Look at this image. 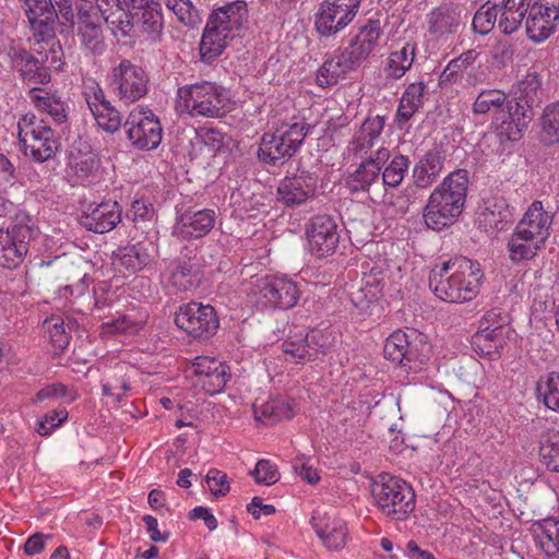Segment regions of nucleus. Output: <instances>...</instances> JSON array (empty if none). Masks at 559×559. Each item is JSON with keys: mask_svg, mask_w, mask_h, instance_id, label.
<instances>
[{"mask_svg": "<svg viewBox=\"0 0 559 559\" xmlns=\"http://www.w3.org/2000/svg\"><path fill=\"white\" fill-rule=\"evenodd\" d=\"M506 335L502 331L481 328L472 337L473 349L480 356L496 360L501 356L506 345Z\"/></svg>", "mask_w": 559, "mask_h": 559, "instance_id": "obj_31", "label": "nucleus"}, {"mask_svg": "<svg viewBox=\"0 0 559 559\" xmlns=\"http://www.w3.org/2000/svg\"><path fill=\"white\" fill-rule=\"evenodd\" d=\"M380 34L379 20H369L336 58L324 61L317 75L318 85L336 84L340 76L357 69L374 49Z\"/></svg>", "mask_w": 559, "mask_h": 559, "instance_id": "obj_3", "label": "nucleus"}, {"mask_svg": "<svg viewBox=\"0 0 559 559\" xmlns=\"http://www.w3.org/2000/svg\"><path fill=\"white\" fill-rule=\"evenodd\" d=\"M205 481L209 484L212 495L216 498L224 497L229 492L227 475L216 468L209 471Z\"/></svg>", "mask_w": 559, "mask_h": 559, "instance_id": "obj_56", "label": "nucleus"}, {"mask_svg": "<svg viewBox=\"0 0 559 559\" xmlns=\"http://www.w3.org/2000/svg\"><path fill=\"white\" fill-rule=\"evenodd\" d=\"M477 56L476 50L471 49L451 60L440 75V83L457 82L462 73L475 62Z\"/></svg>", "mask_w": 559, "mask_h": 559, "instance_id": "obj_47", "label": "nucleus"}, {"mask_svg": "<svg viewBox=\"0 0 559 559\" xmlns=\"http://www.w3.org/2000/svg\"><path fill=\"white\" fill-rule=\"evenodd\" d=\"M68 417V412L66 408H60L52 411L44 416V418L38 421L36 431L40 436H48L51 431L59 427L61 423H63Z\"/></svg>", "mask_w": 559, "mask_h": 559, "instance_id": "obj_57", "label": "nucleus"}, {"mask_svg": "<svg viewBox=\"0 0 559 559\" xmlns=\"http://www.w3.org/2000/svg\"><path fill=\"white\" fill-rule=\"evenodd\" d=\"M540 141L545 145L559 143V102L548 105L544 110Z\"/></svg>", "mask_w": 559, "mask_h": 559, "instance_id": "obj_44", "label": "nucleus"}, {"mask_svg": "<svg viewBox=\"0 0 559 559\" xmlns=\"http://www.w3.org/2000/svg\"><path fill=\"white\" fill-rule=\"evenodd\" d=\"M409 159L405 155H395L382 171V182L390 188H397L408 169Z\"/></svg>", "mask_w": 559, "mask_h": 559, "instance_id": "obj_48", "label": "nucleus"}, {"mask_svg": "<svg viewBox=\"0 0 559 559\" xmlns=\"http://www.w3.org/2000/svg\"><path fill=\"white\" fill-rule=\"evenodd\" d=\"M497 16L498 11L487 1L474 14L472 27L476 33L487 35L493 28Z\"/></svg>", "mask_w": 559, "mask_h": 559, "instance_id": "obj_49", "label": "nucleus"}, {"mask_svg": "<svg viewBox=\"0 0 559 559\" xmlns=\"http://www.w3.org/2000/svg\"><path fill=\"white\" fill-rule=\"evenodd\" d=\"M536 394L548 409L559 413V372L542 377L536 383Z\"/></svg>", "mask_w": 559, "mask_h": 559, "instance_id": "obj_40", "label": "nucleus"}, {"mask_svg": "<svg viewBox=\"0 0 559 559\" xmlns=\"http://www.w3.org/2000/svg\"><path fill=\"white\" fill-rule=\"evenodd\" d=\"M444 158V153L440 150L428 151L413 169L414 185L419 189L430 187L439 177Z\"/></svg>", "mask_w": 559, "mask_h": 559, "instance_id": "obj_30", "label": "nucleus"}, {"mask_svg": "<svg viewBox=\"0 0 559 559\" xmlns=\"http://www.w3.org/2000/svg\"><path fill=\"white\" fill-rule=\"evenodd\" d=\"M514 209L502 195L484 199V206L478 216V226L486 233L507 230L514 222Z\"/></svg>", "mask_w": 559, "mask_h": 559, "instance_id": "obj_24", "label": "nucleus"}, {"mask_svg": "<svg viewBox=\"0 0 559 559\" xmlns=\"http://www.w3.org/2000/svg\"><path fill=\"white\" fill-rule=\"evenodd\" d=\"M7 55L10 59L11 67L16 71L23 81L35 84H47L51 76L46 68H40L41 59H36L33 51L27 50L22 45L12 43L8 47Z\"/></svg>", "mask_w": 559, "mask_h": 559, "instance_id": "obj_22", "label": "nucleus"}, {"mask_svg": "<svg viewBox=\"0 0 559 559\" xmlns=\"http://www.w3.org/2000/svg\"><path fill=\"white\" fill-rule=\"evenodd\" d=\"M103 328L108 333H133L138 330L136 324L128 317V316H120L116 320H111L109 322H106L103 324Z\"/></svg>", "mask_w": 559, "mask_h": 559, "instance_id": "obj_62", "label": "nucleus"}, {"mask_svg": "<svg viewBox=\"0 0 559 559\" xmlns=\"http://www.w3.org/2000/svg\"><path fill=\"white\" fill-rule=\"evenodd\" d=\"M481 277L477 262L460 257L430 271L429 288L444 301H469L477 296Z\"/></svg>", "mask_w": 559, "mask_h": 559, "instance_id": "obj_1", "label": "nucleus"}, {"mask_svg": "<svg viewBox=\"0 0 559 559\" xmlns=\"http://www.w3.org/2000/svg\"><path fill=\"white\" fill-rule=\"evenodd\" d=\"M215 221L216 212L212 209L188 210L177 218L174 235L183 240L202 238L213 229Z\"/></svg>", "mask_w": 559, "mask_h": 559, "instance_id": "obj_23", "label": "nucleus"}, {"mask_svg": "<svg viewBox=\"0 0 559 559\" xmlns=\"http://www.w3.org/2000/svg\"><path fill=\"white\" fill-rule=\"evenodd\" d=\"M23 10L34 32L47 37L55 35L59 15L51 0H23Z\"/></svg>", "mask_w": 559, "mask_h": 559, "instance_id": "obj_27", "label": "nucleus"}, {"mask_svg": "<svg viewBox=\"0 0 559 559\" xmlns=\"http://www.w3.org/2000/svg\"><path fill=\"white\" fill-rule=\"evenodd\" d=\"M371 496L379 510L394 521H404L415 509V492L404 480L379 475L371 484Z\"/></svg>", "mask_w": 559, "mask_h": 559, "instance_id": "obj_7", "label": "nucleus"}, {"mask_svg": "<svg viewBox=\"0 0 559 559\" xmlns=\"http://www.w3.org/2000/svg\"><path fill=\"white\" fill-rule=\"evenodd\" d=\"M148 78L145 71L123 59L111 70L110 84L121 102L126 105L132 104L147 93Z\"/></svg>", "mask_w": 559, "mask_h": 559, "instance_id": "obj_17", "label": "nucleus"}, {"mask_svg": "<svg viewBox=\"0 0 559 559\" xmlns=\"http://www.w3.org/2000/svg\"><path fill=\"white\" fill-rule=\"evenodd\" d=\"M150 261L151 255L141 242L114 251V263L124 266L131 273L142 270Z\"/></svg>", "mask_w": 559, "mask_h": 559, "instance_id": "obj_33", "label": "nucleus"}, {"mask_svg": "<svg viewBox=\"0 0 559 559\" xmlns=\"http://www.w3.org/2000/svg\"><path fill=\"white\" fill-rule=\"evenodd\" d=\"M514 51V45L511 41L500 39L493 46L491 56L499 66L506 67L513 60Z\"/></svg>", "mask_w": 559, "mask_h": 559, "instance_id": "obj_61", "label": "nucleus"}, {"mask_svg": "<svg viewBox=\"0 0 559 559\" xmlns=\"http://www.w3.org/2000/svg\"><path fill=\"white\" fill-rule=\"evenodd\" d=\"M203 275L202 259L197 253L181 254L173 262L169 282L180 292H191L201 285Z\"/></svg>", "mask_w": 559, "mask_h": 559, "instance_id": "obj_25", "label": "nucleus"}, {"mask_svg": "<svg viewBox=\"0 0 559 559\" xmlns=\"http://www.w3.org/2000/svg\"><path fill=\"white\" fill-rule=\"evenodd\" d=\"M121 221V210L116 201H105L88 205L80 218V224L90 231L104 234L112 230Z\"/></svg>", "mask_w": 559, "mask_h": 559, "instance_id": "obj_26", "label": "nucleus"}, {"mask_svg": "<svg viewBox=\"0 0 559 559\" xmlns=\"http://www.w3.org/2000/svg\"><path fill=\"white\" fill-rule=\"evenodd\" d=\"M251 475L258 484L266 486L275 484L280 478L276 466L271 464L267 460H260L255 468L251 472Z\"/></svg>", "mask_w": 559, "mask_h": 559, "instance_id": "obj_55", "label": "nucleus"}, {"mask_svg": "<svg viewBox=\"0 0 559 559\" xmlns=\"http://www.w3.org/2000/svg\"><path fill=\"white\" fill-rule=\"evenodd\" d=\"M542 246L536 240H531L514 231L508 242L510 259L513 262L533 259Z\"/></svg>", "mask_w": 559, "mask_h": 559, "instance_id": "obj_42", "label": "nucleus"}, {"mask_svg": "<svg viewBox=\"0 0 559 559\" xmlns=\"http://www.w3.org/2000/svg\"><path fill=\"white\" fill-rule=\"evenodd\" d=\"M154 213L152 205L146 204L142 200H135L130 210L127 212V217L132 218L133 222H144L150 219Z\"/></svg>", "mask_w": 559, "mask_h": 559, "instance_id": "obj_63", "label": "nucleus"}, {"mask_svg": "<svg viewBox=\"0 0 559 559\" xmlns=\"http://www.w3.org/2000/svg\"><path fill=\"white\" fill-rule=\"evenodd\" d=\"M312 128L306 121H299L264 133L259 143L258 159L272 166L284 164L299 151Z\"/></svg>", "mask_w": 559, "mask_h": 559, "instance_id": "obj_6", "label": "nucleus"}, {"mask_svg": "<svg viewBox=\"0 0 559 559\" xmlns=\"http://www.w3.org/2000/svg\"><path fill=\"white\" fill-rule=\"evenodd\" d=\"M254 414L258 420L264 417L275 423L282 419H290L294 416V411L284 401H272L263 404L260 411L254 409Z\"/></svg>", "mask_w": 559, "mask_h": 559, "instance_id": "obj_50", "label": "nucleus"}, {"mask_svg": "<svg viewBox=\"0 0 559 559\" xmlns=\"http://www.w3.org/2000/svg\"><path fill=\"white\" fill-rule=\"evenodd\" d=\"M37 233L38 229L27 213H16L5 229L0 228V266L16 269L24 261L29 242Z\"/></svg>", "mask_w": 559, "mask_h": 559, "instance_id": "obj_9", "label": "nucleus"}, {"mask_svg": "<svg viewBox=\"0 0 559 559\" xmlns=\"http://www.w3.org/2000/svg\"><path fill=\"white\" fill-rule=\"evenodd\" d=\"M559 22V9L554 2L534 1L526 19L527 37L536 43H543L550 37Z\"/></svg>", "mask_w": 559, "mask_h": 559, "instance_id": "obj_20", "label": "nucleus"}, {"mask_svg": "<svg viewBox=\"0 0 559 559\" xmlns=\"http://www.w3.org/2000/svg\"><path fill=\"white\" fill-rule=\"evenodd\" d=\"M175 323L189 336L198 340H209L219 326L214 307L195 301L179 307L175 313Z\"/></svg>", "mask_w": 559, "mask_h": 559, "instance_id": "obj_12", "label": "nucleus"}, {"mask_svg": "<svg viewBox=\"0 0 559 559\" xmlns=\"http://www.w3.org/2000/svg\"><path fill=\"white\" fill-rule=\"evenodd\" d=\"M38 87H33L31 94L33 102L39 110L46 111L55 122L61 124L68 120V106L57 96L45 93Z\"/></svg>", "mask_w": 559, "mask_h": 559, "instance_id": "obj_38", "label": "nucleus"}, {"mask_svg": "<svg viewBox=\"0 0 559 559\" xmlns=\"http://www.w3.org/2000/svg\"><path fill=\"white\" fill-rule=\"evenodd\" d=\"M81 41L93 53H100L104 49L102 28L96 24L82 25L80 28Z\"/></svg>", "mask_w": 559, "mask_h": 559, "instance_id": "obj_53", "label": "nucleus"}, {"mask_svg": "<svg viewBox=\"0 0 559 559\" xmlns=\"http://www.w3.org/2000/svg\"><path fill=\"white\" fill-rule=\"evenodd\" d=\"M510 322V317L507 312L499 308H493L487 311L481 320V328H489L504 333V326Z\"/></svg>", "mask_w": 559, "mask_h": 559, "instance_id": "obj_60", "label": "nucleus"}, {"mask_svg": "<svg viewBox=\"0 0 559 559\" xmlns=\"http://www.w3.org/2000/svg\"><path fill=\"white\" fill-rule=\"evenodd\" d=\"M431 345L427 335L416 329L396 330L385 340L384 358L404 368L406 372H417L429 360Z\"/></svg>", "mask_w": 559, "mask_h": 559, "instance_id": "obj_5", "label": "nucleus"}, {"mask_svg": "<svg viewBox=\"0 0 559 559\" xmlns=\"http://www.w3.org/2000/svg\"><path fill=\"white\" fill-rule=\"evenodd\" d=\"M415 58V47L406 44L402 49L391 52L385 69L389 76L394 79L402 78L412 67Z\"/></svg>", "mask_w": 559, "mask_h": 559, "instance_id": "obj_43", "label": "nucleus"}, {"mask_svg": "<svg viewBox=\"0 0 559 559\" xmlns=\"http://www.w3.org/2000/svg\"><path fill=\"white\" fill-rule=\"evenodd\" d=\"M37 47L33 48V53L36 59H41L38 67L53 68L56 70L61 68V56L63 55L59 40H56L55 35L51 37L41 36V40H37Z\"/></svg>", "mask_w": 559, "mask_h": 559, "instance_id": "obj_39", "label": "nucleus"}, {"mask_svg": "<svg viewBox=\"0 0 559 559\" xmlns=\"http://www.w3.org/2000/svg\"><path fill=\"white\" fill-rule=\"evenodd\" d=\"M178 21L186 26H195L201 22L198 10L190 0H182L173 11Z\"/></svg>", "mask_w": 559, "mask_h": 559, "instance_id": "obj_58", "label": "nucleus"}, {"mask_svg": "<svg viewBox=\"0 0 559 559\" xmlns=\"http://www.w3.org/2000/svg\"><path fill=\"white\" fill-rule=\"evenodd\" d=\"M550 224L551 216L544 211L542 202L534 201L516 225L514 231L544 245L549 235L548 229Z\"/></svg>", "mask_w": 559, "mask_h": 559, "instance_id": "obj_28", "label": "nucleus"}, {"mask_svg": "<svg viewBox=\"0 0 559 559\" xmlns=\"http://www.w3.org/2000/svg\"><path fill=\"white\" fill-rule=\"evenodd\" d=\"M372 159H365L357 169L347 177L346 185L350 192H366L372 183L377 182L381 167L376 166Z\"/></svg>", "mask_w": 559, "mask_h": 559, "instance_id": "obj_36", "label": "nucleus"}, {"mask_svg": "<svg viewBox=\"0 0 559 559\" xmlns=\"http://www.w3.org/2000/svg\"><path fill=\"white\" fill-rule=\"evenodd\" d=\"M259 293L267 305L276 309H290L300 298L297 283L286 277H264L260 281Z\"/></svg>", "mask_w": 559, "mask_h": 559, "instance_id": "obj_21", "label": "nucleus"}, {"mask_svg": "<svg viewBox=\"0 0 559 559\" xmlns=\"http://www.w3.org/2000/svg\"><path fill=\"white\" fill-rule=\"evenodd\" d=\"M380 290L374 285L367 284L350 295L353 305L361 312H366L379 299Z\"/></svg>", "mask_w": 559, "mask_h": 559, "instance_id": "obj_52", "label": "nucleus"}, {"mask_svg": "<svg viewBox=\"0 0 559 559\" xmlns=\"http://www.w3.org/2000/svg\"><path fill=\"white\" fill-rule=\"evenodd\" d=\"M247 15V3L243 0L229 2L210 14L200 43L203 61L211 63L225 50L230 33L241 27Z\"/></svg>", "mask_w": 559, "mask_h": 559, "instance_id": "obj_4", "label": "nucleus"}, {"mask_svg": "<svg viewBox=\"0 0 559 559\" xmlns=\"http://www.w3.org/2000/svg\"><path fill=\"white\" fill-rule=\"evenodd\" d=\"M460 24L457 5L443 4L428 14V29L432 34L444 35L454 33Z\"/></svg>", "mask_w": 559, "mask_h": 559, "instance_id": "obj_32", "label": "nucleus"}, {"mask_svg": "<svg viewBox=\"0 0 559 559\" xmlns=\"http://www.w3.org/2000/svg\"><path fill=\"white\" fill-rule=\"evenodd\" d=\"M332 333L328 330L312 329L306 335L289 336L282 343L285 360L292 364H305L325 355L332 346Z\"/></svg>", "mask_w": 559, "mask_h": 559, "instance_id": "obj_14", "label": "nucleus"}, {"mask_svg": "<svg viewBox=\"0 0 559 559\" xmlns=\"http://www.w3.org/2000/svg\"><path fill=\"white\" fill-rule=\"evenodd\" d=\"M542 81L536 72L527 73L510 96L515 111V135H523L542 103Z\"/></svg>", "mask_w": 559, "mask_h": 559, "instance_id": "obj_15", "label": "nucleus"}, {"mask_svg": "<svg viewBox=\"0 0 559 559\" xmlns=\"http://www.w3.org/2000/svg\"><path fill=\"white\" fill-rule=\"evenodd\" d=\"M473 112L485 115L491 112L493 123L501 138L508 141H519L523 135H515V111L510 96L499 90H483L473 103Z\"/></svg>", "mask_w": 559, "mask_h": 559, "instance_id": "obj_11", "label": "nucleus"}, {"mask_svg": "<svg viewBox=\"0 0 559 559\" xmlns=\"http://www.w3.org/2000/svg\"><path fill=\"white\" fill-rule=\"evenodd\" d=\"M177 97L178 106L191 117H222L228 102L224 87L209 81L179 87Z\"/></svg>", "mask_w": 559, "mask_h": 559, "instance_id": "obj_8", "label": "nucleus"}, {"mask_svg": "<svg viewBox=\"0 0 559 559\" xmlns=\"http://www.w3.org/2000/svg\"><path fill=\"white\" fill-rule=\"evenodd\" d=\"M306 235L309 250L318 259L332 255L340 243L338 225L330 215L313 216L307 224Z\"/></svg>", "mask_w": 559, "mask_h": 559, "instance_id": "obj_18", "label": "nucleus"}, {"mask_svg": "<svg viewBox=\"0 0 559 559\" xmlns=\"http://www.w3.org/2000/svg\"><path fill=\"white\" fill-rule=\"evenodd\" d=\"M202 142L209 150L213 153L218 152L224 145V136L223 134L214 129H205L201 130L199 133Z\"/></svg>", "mask_w": 559, "mask_h": 559, "instance_id": "obj_64", "label": "nucleus"}, {"mask_svg": "<svg viewBox=\"0 0 559 559\" xmlns=\"http://www.w3.org/2000/svg\"><path fill=\"white\" fill-rule=\"evenodd\" d=\"M384 117H368L362 122L359 133L350 142L352 150L355 154L367 152L373 146L374 140L380 136L384 128Z\"/></svg>", "mask_w": 559, "mask_h": 559, "instance_id": "obj_35", "label": "nucleus"}, {"mask_svg": "<svg viewBox=\"0 0 559 559\" xmlns=\"http://www.w3.org/2000/svg\"><path fill=\"white\" fill-rule=\"evenodd\" d=\"M525 15L526 13L503 10L498 26L503 34L511 35L520 28Z\"/></svg>", "mask_w": 559, "mask_h": 559, "instance_id": "obj_59", "label": "nucleus"}, {"mask_svg": "<svg viewBox=\"0 0 559 559\" xmlns=\"http://www.w3.org/2000/svg\"><path fill=\"white\" fill-rule=\"evenodd\" d=\"M133 20L140 23L143 32L147 33L153 39L158 38L164 25L160 2L157 1L142 10L140 15Z\"/></svg>", "mask_w": 559, "mask_h": 559, "instance_id": "obj_46", "label": "nucleus"}, {"mask_svg": "<svg viewBox=\"0 0 559 559\" xmlns=\"http://www.w3.org/2000/svg\"><path fill=\"white\" fill-rule=\"evenodd\" d=\"M361 0H325L316 13L314 28L320 37H335L355 17Z\"/></svg>", "mask_w": 559, "mask_h": 559, "instance_id": "obj_16", "label": "nucleus"}, {"mask_svg": "<svg viewBox=\"0 0 559 559\" xmlns=\"http://www.w3.org/2000/svg\"><path fill=\"white\" fill-rule=\"evenodd\" d=\"M425 87V84L421 82L412 83L403 93L396 112V121L400 129H402V124L406 123L423 105Z\"/></svg>", "mask_w": 559, "mask_h": 559, "instance_id": "obj_34", "label": "nucleus"}, {"mask_svg": "<svg viewBox=\"0 0 559 559\" xmlns=\"http://www.w3.org/2000/svg\"><path fill=\"white\" fill-rule=\"evenodd\" d=\"M123 128L131 145L136 150H154L162 141L159 119L148 108L138 106L131 110Z\"/></svg>", "mask_w": 559, "mask_h": 559, "instance_id": "obj_13", "label": "nucleus"}, {"mask_svg": "<svg viewBox=\"0 0 559 559\" xmlns=\"http://www.w3.org/2000/svg\"><path fill=\"white\" fill-rule=\"evenodd\" d=\"M229 378V367L226 365L218 371H214V373L210 374L209 377L202 378L201 382L203 389L209 394L214 395L216 393H221L224 390Z\"/></svg>", "mask_w": 559, "mask_h": 559, "instance_id": "obj_54", "label": "nucleus"}, {"mask_svg": "<svg viewBox=\"0 0 559 559\" xmlns=\"http://www.w3.org/2000/svg\"><path fill=\"white\" fill-rule=\"evenodd\" d=\"M73 324L74 322L72 321L66 324L60 316H51L44 321V326L49 334L51 343L59 349H64L70 344V332Z\"/></svg>", "mask_w": 559, "mask_h": 559, "instance_id": "obj_45", "label": "nucleus"}, {"mask_svg": "<svg viewBox=\"0 0 559 559\" xmlns=\"http://www.w3.org/2000/svg\"><path fill=\"white\" fill-rule=\"evenodd\" d=\"M467 186V170L457 169L432 191L423 214L429 229L440 231L457 221L466 201Z\"/></svg>", "mask_w": 559, "mask_h": 559, "instance_id": "obj_2", "label": "nucleus"}, {"mask_svg": "<svg viewBox=\"0 0 559 559\" xmlns=\"http://www.w3.org/2000/svg\"><path fill=\"white\" fill-rule=\"evenodd\" d=\"M539 461L552 473H559V431L549 429L539 438Z\"/></svg>", "mask_w": 559, "mask_h": 559, "instance_id": "obj_37", "label": "nucleus"}, {"mask_svg": "<svg viewBox=\"0 0 559 559\" xmlns=\"http://www.w3.org/2000/svg\"><path fill=\"white\" fill-rule=\"evenodd\" d=\"M19 142L24 147V154L37 163H44L55 157L59 142L55 131L35 115H24L17 122Z\"/></svg>", "mask_w": 559, "mask_h": 559, "instance_id": "obj_10", "label": "nucleus"}, {"mask_svg": "<svg viewBox=\"0 0 559 559\" xmlns=\"http://www.w3.org/2000/svg\"><path fill=\"white\" fill-rule=\"evenodd\" d=\"M539 545L548 557L559 558V520L551 518L537 523Z\"/></svg>", "mask_w": 559, "mask_h": 559, "instance_id": "obj_41", "label": "nucleus"}, {"mask_svg": "<svg viewBox=\"0 0 559 559\" xmlns=\"http://www.w3.org/2000/svg\"><path fill=\"white\" fill-rule=\"evenodd\" d=\"M317 190V177L306 169H297L293 176H286L277 187L278 201L286 207H297L313 198Z\"/></svg>", "mask_w": 559, "mask_h": 559, "instance_id": "obj_19", "label": "nucleus"}, {"mask_svg": "<svg viewBox=\"0 0 559 559\" xmlns=\"http://www.w3.org/2000/svg\"><path fill=\"white\" fill-rule=\"evenodd\" d=\"M92 114L98 127L106 132L114 133L121 127V116L112 105H106L100 109L95 108Z\"/></svg>", "mask_w": 559, "mask_h": 559, "instance_id": "obj_51", "label": "nucleus"}, {"mask_svg": "<svg viewBox=\"0 0 559 559\" xmlns=\"http://www.w3.org/2000/svg\"><path fill=\"white\" fill-rule=\"evenodd\" d=\"M311 524L318 537L329 550L338 551L344 548L348 530L342 519L331 518L328 514L323 516L314 514L311 519Z\"/></svg>", "mask_w": 559, "mask_h": 559, "instance_id": "obj_29", "label": "nucleus"}]
</instances>
